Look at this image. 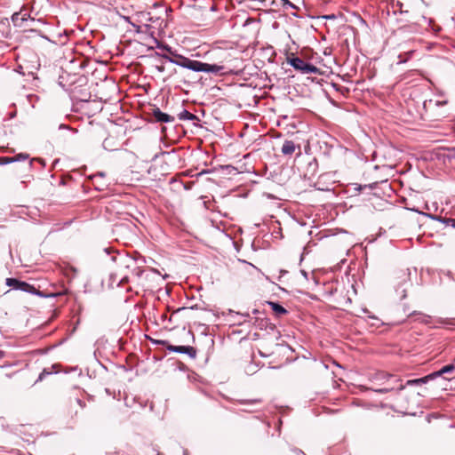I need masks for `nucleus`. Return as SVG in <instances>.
Listing matches in <instances>:
<instances>
[{
	"label": "nucleus",
	"instance_id": "f3484780",
	"mask_svg": "<svg viewBox=\"0 0 455 455\" xmlns=\"http://www.w3.org/2000/svg\"><path fill=\"white\" fill-rule=\"evenodd\" d=\"M28 157H29V156L27 153H20V154H18L15 156H13L14 162L24 161V160L28 159Z\"/></svg>",
	"mask_w": 455,
	"mask_h": 455
},
{
	"label": "nucleus",
	"instance_id": "0eeeda50",
	"mask_svg": "<svg viewBox=\"0 0 455 455\" xmlns=\"http://www.w3.org/2000/svg\"><path fill=\"white\" fill-rule=\"evenodd\" d=\"M19 291H22L28 293L35 294L39 297H47L48 295H45L43 291L37 290L35 286L23 282L21 283L20 286L17 289Z\"/></svg>",
	"mask_w": 455,
	"mask_h": 455
},
{
	"label": "nucleus",
	"instance_id": "7c9ffc66",
	"mask_svg": "<svg viewBox=\"0 0 455 455\" xmlns=\"http://www.w3.org/2000/svg\"><path fill=\"white\" fill-rule=\"evenodd\" d=\"M405 61H406V60H402V59H401L399 62H400V63H403V62H405Z\"/></svg>",
	"mask_w": 455,
	"mask_h": 455
},
{
	"label": "nucleus",
	"instance_id": "2eb2a0df",
	"mask_svg": "<svg viewBox=\"0 0 455 455\" xmlns=\"http://www.w3.org/2000/svg\"><path fill=\"white\" fill-rule=\"evenodd\" d=\"M404 387H405V386L402 385V384L397 387H395V386H388V387H386L383 388L375 389V392L379 393V394H385V393L393 391L395 389H396L397 391H402L404 389Z\"/></svg>",
	"mask_w": 455,
	"mask_h": 455
},
{
	"label": "nucleus",
	"instance_id": "ddd939ff",
	"mask_svg": "<svg viewBox=\"0 0 455 455\" xmlns=\"http://www.w3.org/2000/svg\"><path fill=\"white\" fill-rule=\"evenodd\" d=\"M218 58L221 60V62H231L234 60L231 56V52L227 50H220L218 52Z\"/></svg>",
	"mask_w": 455,
	"mask_h": 455
},
{
	"label": "nucleus",
	"instance_id": "f03ea898",
	"mask_svg": "<svg viewBox=\"0 0 455 455\" xmlns=\"http://www.w3.org/2000/svg\"><path fill=\"white\" fill-rule=\"evenodd\" d=\"M138 17H147V22L144 24L145 31L154 33L152 29L162 30L166 28L167 24L165 20L161 15H156L151 12H139L136 13Z\"/></svg>",
	"mask_w": 455,
	"mask_h": 455
},
{
	"label": "nucleus",
	"instance_id": "412c9836",
	"mask_svg": "<svg viewBox=\"0 0 455 455\" xmlns=\"http://www.w3.org/2000/svg\"><path fill=\"white\" fill-rule=\"evenodd\" d=\"M93 183H94L95 188H96L97 190L100 191V190L104 189L103 188V185L100 183V180H97L96 182H95V180H93Z\"/></svg>",
	"mask_w": 455,
	"mask_h": 455
},
{
	"label": "nucleus",
	"instance_id": "a878e982",
	"mask_svg": "<svg viewBox=\"0 0 455 455\" xmlns=\"http://www.w3.org/2000/svg\"><path fill=\"white\" fill-rule=\"evenodd\" d=\"M44 374H50V372H49V371H46V370H44V371H43V372H42V373L40 374V376H39V379H43V376H44Z\"/></svg>",
	"mask_w": 455,
	"mask_h": 455
},
{
	"label": "nucleus",
	"instance_id": "f8f14e48",
	"mask_svg": "<svg viewBox=\"0 0 455 455\" xmlns=\"http://www.w3.org/2000/svg\"><path fill=\"white\" fill-rule=\"evenodd\" d=\"M267 304L270 306L271 309L277 316H281L283 315L287 314V310L279 303L268 301Z\"/></svg>",
	"mask_w": 455,
	"mask_h": 455
},
{
	"label": "nucleus",
	"instance_id": "c85d7f7f",
	"mask_svg": "<svg viewBox=\"0 0 455 455\" xmlns=\"http://www.w3.org/2000/svg\"><path fill=\"white\" fill-rule=\"evenodd\" d=\"M301 274L307 278V273L305 270H301Z\"/></svg>",
	"mask_w": 455,
	"mask_h": 455
},
{
	"label": "nucleus",
	"instance_id": "393cba45",
	"mask_svg": "<svg viewBox=\"0 0 455 455\" xmlns=\"http://www.w3.org/2000/svg\"><path fill=\"white\" fill-rule=\"evenodd\" d=\"M323 19H326V20H329V19H335V15L334 14H331V15H324L323 16Z\"/></svg>",
	"mask_w": 455,
	"mask_h": 455
},
{
	"label": "nucleus",
	"instance_id": "9d476101",
	"mask_svg": "<svg viewBox=\"0 0 455 455\" xmlns=\"http://www.w3.org/2000/svg\"><path fill=\"white\" fill-rule=\"evenodd\" d=\"M455 371V365L454 364H448L443 367H442L439 371H435L431 373V376L434 379L440 377L445 373H452Z\"/></svg>",
	"mask_w": 455,
	"mask_h": 455
},
{
	"label": "nucleus",
	"instance_id": "6ab92c4d",
	"mask_svg": "<svg viewBox=\"0 0 455 455\" xmlns=\"http://www.w3.org/2000/svg\"><path fill=\"white\" fill-rule=\"evenodd\" d=\"M105 176V174L103 172H98L96 174H94L92 177V180H101L103 179Z\"/></svg>",
	"mask_w": 455,
	"mask_h": 455
},
{
	"label": "nucleus",
	"instance_id": "4be33fe9",
	"mask_svg": "<svg viewBox=\"0 0 455 455\" xmlns=\"http://www.w3.org/2000/svg\"><path fill=\"white\" fill-rule=\"evenodd\" d=\"M76 402V404H78L81 408H84L85 407V403L81 400L80 398H75L74 400Z\"/></svg>",
	"mask_w": 455,
	"mask_h": 455
},
{
	"label": "nucleus",
	"instance_id": "5701e85b",
	"mask_svg": "<svg viewBox=\"0 0 455 455\" xmlns=\"http://www.w3.org/2000/svg\"><path fill=\"white\" fill-rule=\"evenodd\" d=\"M377 378L379 379H387L392 378V375L387 374V373H380V374H379V376Z\"/></svg>",
	"mask_w": 455,
	"mask_h": 455
},
{
	"label": "nucleus",
	"instance_id": "c756f323",
	"mask_svg": "<svg viewBox=\"0 0 455 455\" xmlns=\"http://www.w3.org/2000/svg\"><path fill=\"white\" fill-rule=\"evenodd\" d=\"M37 161H39L42 164H44V162L43 159H37Z\"/></svg>",
	"mask_w": 455,
	"mask_h": 455
},
{
	"label": "nucleus",
	"instance_id": "dca6fc26",
	"mask_svg": "<svg viewBox=\"0 0 455 455\" xmlns=\"http://www.w3.org/2000/svg\"><path fill=\"white\" fill-rule=\"evenodd\" d=\"M5 283L7 286L12 287L14 290H17L20 286L22 281H20L15 278H6Z\"/></svg>",
	"mask_w": 455,
	"mask_h": 455
},
{
	"label": "nucleus",
	"instance_id": "6e6552de",
	"mask_svg": "<svg viewBox=\"0 0 455 455\" xmlns=\"http://www.w3.org/2000/svg\"><path fill=\"white\" fill-rule=\"evenodd\" d=\"M153 116L159 123H172L174 121V117L162 112L159 108H155L153 110Z\"/></svg>",
	"mask_w": 455,
	"mask_h": 455
},
{
	"label": "nucleus",
	"instance_id": "a211bd4d",
	"mask_svg": "<svg viewBox=\"0 0 455 455\" xmlns=\"http://www.w3.org/2000/svg\"><path fill=\"white\" fill-rule=\"evenodd\" d=\"M12 163H14L13 157H8V156L0 157V165L8 164H12Z\"/></svg>",
	"mask_w": 455,
	"mask_h": 455
},
{
	"label": "nucleus",
	"instance_id": "aec40b11",
	"mask_svg": "<svg viewBox=\"0 0 455 455\" xmlns=\"http://www.w3.org/2000/svg\"><path fill=\"white\" fill-rule=\"evenodd\" d=\"M154 7H155V8H160V9H161V11H162L163 12H164L166 15H167V12H172V10H171V9L164 8V6H162V5L158 4H154Z\"/></svg>",
	"mask_w": 455,
	"mask_h": 455
},
{
	"label": "nucleus",
	"instance_id": "b1692460",
	"mask_svg": "<svg viewBox=\"0 0 455 455\" xmlns=\"http://www.w3.org/2000/svg\"><path fill=\"white\" fill-rule=\"evenodd\" d=\"M284 4H287V5H290L291 7L292 8H296L294 4H292L291 3H290L288 0H283Z\"/></svg>",
	"mask_w": 455,
	"mask_h": 455
},
{
	"label": "nucleus",
	"instance_id": "423d86ee",
	"mask_svg": "<svg viewBox=\"0 0 455 455\" xmlns=\"http://www.w3.org/2000/svg\"><path fill=\"white\" fill-rule=\"evenodd\" d=\"M167 349L171 352L180 353V354H187L191 358H196V350L195 347L191 346H174L169 345Z\"/></svg>",
	"mask_w": 455,
	"mask_h": 455
},
{
	"label": "nucleus",
	"instance_id": "7ed1b4c3",
	"mask_svg": "<svg viewBox=\"0 0 455 455\" xmlns=\"http://www.w3.org/2000/svg\"><path fill=\"white\" fill-rule=\"evenodd\" d=\"M447 104V100H427L423 103V108L426 113H428L432 117L435 119L444 118L447 116L445 111L437 112L436 108L444 107Z\"/></svg>",
	"mask_w": 455,
	"mask_h": 455
},
{
	"label": "nucleus",
	"instance_id": "4468645a",
	"mask_svg": "<svg viewBox=\"0 0 455 455\" xmlns=\"http://www.w3.org/2000/svg\"><path fill=\"white\" fill-rule=\"evenodd\" d=\"M179 119L180 120H190V121H195V120H199L198 117L188 112V110L184 109L183 111H181L180 114H179Z\"/></svg>",
	"mask_w": 455,
	"mask_h": 455
},
{
	"label": "nucleus",
	"instance_id": "cd10ccee",
	"mask_svg": "<svg viewBox=\"0 0 455 455\" xmlns=\"http://www.w3.org/2000/svg\"><path fill=\"white\" fill-rule=\"evenodd\" d=\"M140 19V21H146L147 22V17H138Z\"/></svg>",
	"mask_w": 455,
	"mask_h": 455
},
{
	"label": "nucleus",
	"instance_id": "bb28decb",
	"mask_svg": "<svg viewBox=\"0 0 455 455\" xmlns=\"http://www.w3.org/2000/svg\"><path fill=\"white\" fill-rule=\"evenodd\" d=\"M156 68L160 72H164V66H157Z\"/></svg>",
	"mask_w": 455,
	"mask_h": 455
},
{
	"label": "nucleus",
	"instance_id": "9b49d317",
	"mask_svg": "<svg viewBox=\"0 0 455 455\" xmlns=\"http://www.w3.org/2000/svg\"><path fill=\"white\" fill-rule=\"evenodd\" d=\"M433 378L431 376V373L420 378V379H409L407 380L406 384L404 386H419L422 384L427 383L429 380H432Z\"/></svg>",
	"mask_w": 455,
	"mask_h": 455
},
{
	"label": "nucleus",
	"instance_id": "20e7f679",
	"mask_svg": "<svg viewBox=\"0 0 455 455\" xmlns=\"http://www.w3.org/2000/svg\"><path fill=\"white\" fill-rule=\"evenodd\" d=\"M288 63L296 70L302 74H318L319 68L299 57L288 59Z\"/></svg>",
	"mask_w": 455,
	"mask_h": 455
},
{
	"label": "nucleus",
	"instance_id": "39448f33",
	"mask_svg": "<svg viewBox=\"0 0 455 455\" xmlns=\"http://www.w3.org/2000/svg\"><path fill=\"white\" fill-rule=\"evenodd\" d=\"M129 267L124 263L118 264V269L110 274L109 279H110V286H122L124 283L129 282V275L127 273Z\"/></svg>",
	"mask_w": 455,
	"mask_h": 455
},
{
	"label": "nucleus",
	"instance_id": "f257e3e1",
	"mask_svg": "<svg viewBox=\"0 0 455 455\" xmlns=\"http://www.w3.org/2000/svg\"><path fill=\"white\" fill-rule=\"evenodd\" d=\"M157 48L164 50L168 52V54L157 53V55L161 56L171 63L188 68L189 70L195 72L212 73L216 75L228 73L227 71H224L226 68L223 65L209 64L199 60H190L181 54H179L176 51H172V49L167 44L158 45Z\"/></svg>",
	"mask_w": 455,
	"mask_h": 455
},
{
	"label": "nucleus",
	"instance_id": "1a4fd4ad",
	"mask_svg": "<svg viewBox=\"0 0 455 455\" xmlns=\"http://www.w3.org/2000/svg\"><path fill=\"white\" fill-rule=\"evenodd\" d=\"M296 149V146L292 140H285L281 148V152L285 156H291Z\"/></svg>",
	"mask_w": 455,
	"mask_h": 455
}]
</instances>
